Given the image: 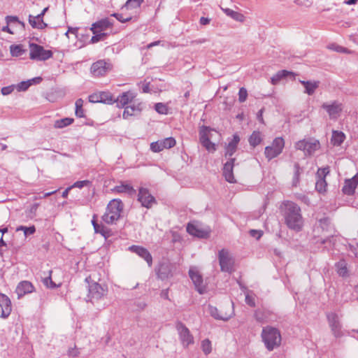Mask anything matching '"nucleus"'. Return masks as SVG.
I'll return each mask as SVG.
<instances>
[{
	"label": "nucleus",
	"mask_w": 358,
	"mask_h": 358,
	"mask_svg": "<svg viewBox=\"0 0 358 358\" xmlns=\"http://www.w3.org/2000/svg\"><path fill=\"white\" fill-rule=\"evenodd\" d=\"M83 100L78 99L76 101V115L77 117H83L84 116V111L83 110Z\"/></svg>",
	"instance_id": "c03bdc74"
},
{
	"label": "nucleus",
	"mask_w": 358,
	"mask_h": 358,
	"mask_svg": "<svg viewBox=\"0 0 358 358\" xmlns=\"http://www.w3.org/2000/svg\"><path fill=\"white\" fill-rule=\"evenodd\" d=\"M43 284L48 288H55L56 284L52 280L51 277L48 276L43 280Z\"/></svg>",
	"instance_id": "5fc2aeb1"
},
{
	"label": "nucleus",
	"mask_w": 358,
	"mask_h": 358,
	"mask_svg": "<svg viewBox=\"0 0 358 358\" xmlns=\"http://www.w3.org/2000/svg\"><path fill=\"white\" fill-rule=\"evenodd\" d=\"M262 134L259 131H255L249 138V143L251 146L255 147L262 142Z\"/></svg>",
	"instance_id": "4c0bfd02"
},
{
	"label": "nucleus",
	"mask_w": 358,
	"mask_h": 358,
	"mask_svg": "<svg viewBox=\"0 0 358 358\" xmlns=\"http://www.w3.org/2000/svg\"><path fill=\"white\" fill-rule=\"evenodd\" d=\"M327 183L324 178H317L315 189L320 193H324L326 192Z\"/></svg>",
	"instance_id": "79ce46f5"
},
{
	"label": "nucleus",
	"mask_w": 358,
	"mask_h": 358,
	"mask_svg": "<svg viewBox=\"0 0 358 358\" xmlns=\"http://www.w3.org/2000/svg\"><path fill=\"white\" fill-rule=\"evenodd\" d=\"M323 108L331 120H337L343 110V104L338 101L324 102L322 104Z\"/></svg>",
	"instance_id": "1a4fd4ad"
},
{
	"label": "nucleus",
	"mask_w": 358,
	"mask_h": 358,
	"mask_svg": "<svg viewBox=\"0 0 358 358\" xmlns=\"http://www.w3.org/2000/svg\"><path fill=\"white\" fill-rule=\"evenodd\" d=\"M114 15L120 22H127L131 19V17H123L122 14H115Z\"/></svg>",
	"instance_id": "774afa93"
},
{
	"label": "nucleus",
	"mask_w": 358,
	"mask_h": 358,
	"mask_svg": "<svg viewBox=\"0 0 358 358\" xmlns=\"http://www.w3.org/2000/svg\"><path fill=\"white\" fill-rule=\"evenodd\" d=\"M224 13L234 20L240 22L245 21V16L238 12L234 11L230 8H222Z\"/></svg>",
	"instance_id": "f704fd0d"
},
{
	"label": "nucleus",
	"mask_w": 358,
	"mask_h": 358,
	"mask_svg": "<svg viewBox=\"0 0 358 358\" xmlns=\"http://www.w3.org/2000/svg\"><path fill=\"white\" fill-rule=\"evenodd\" d=\"M143 104L141 102L134 101L131 105L124 108L122 117L124 119H128L131 116L137 115L143 110Z\"/></svg>",
	"instance_id": "a211bd4d"
},
{
	"label": "nucleus",
	"mask_w": 358,
	"mask_h": 358,
	"mask_svg": "<svg viewBox=\"0 0 358 358\" xmlns=\"http://www.w3.org/2000/svg\"><path fill=\"white\" fill-rule=\"evenodd\" d=\"M240 138L237 134L233 136V138L229 142L225 148V156L231 157L236 151Z\"/></svg>",
	"instance_id": "7c9ffc66"
},
{
	"label": "nucleus",
	"mask_w": 358,
	"mask_h": 358,
	"mask_svg": "<svg viewBox=\"0 0 358 358\" xmlns=\"http://www.w3.org/2000/svg\"><path fill=\"white\" fill-rule=\"evenodd\" d=\"M10 51L11 55L13 56V57L21 56L23 54V52H24V50H22V46L19 45H10Z\"/></svg>",
	"instance_id": "a18cd8bd"
},
{
	"label": "nucleus",
	"mask_w": 358,
	"mask_h": 358,
	"mask_svg": "<svg viewBox=\"0 0 358 358\" xmlns=\"http://www.w3.org/2000/svg\"><path fill=\"white\" fill-rule=\"evenodd\" d=\"M208 311L215 319L224 321L228 320L234 314V311L232 310L229 313H223L222 310H219L216 307L210 305L208 307Z\"/></svg>",
	"instance_id": "aec40b11"
},
{
	"label": "nucleus",
	"mask_w": 358,
	"mask_h": 358,
	"mask_svg": "<svg viewBox=\"0 0 358 358\" xmlns=\"http://www.w3.org/2000/svg\"><path fill=\"white\" fill-rule=\"evenodd\" d=\"M6 24H10L15 33L17 29H23L24 28V23L21 22L17 17L8 15L5 17Z\"/></svg>",
	"instance_id": "2f4dec72"
},
{
	"label": "nucleus",
	"mask_w": 358,
	"mask_h": 358,
	"mask_svg": "<svg viewBox=\"0 0 358 358\" xmlns=\"http://www.w3.org/2000/svg\"><path fill=\"white\" fill-rule=\"evenodd\" d=\"M89 101L112 104L115 102V98L109 92H98L89 96Z\"/></svg>",
	"instance_id": "ddd939ff"
},
{
	"label": "nucleus",
	"mask_w": 358,
	"mask_h": 358,
	"mask_svg": "<svg viewBox=\"0 0 358 358\" xmlns=\"http://www.w3.org/2000/svg\"><path fill=\"white\" fill-rule=\"evenodd\" d=\"M80 354L79 350L76 348H71L69 350V355L71 357H76Z\"/></svg>",
	"instance_id": "338daca9"
},
{
	"label": "nucleus",
	"mask_w": 358,
	"mask_h": 358,
	"mask_svg": "<svg viewBox=\"0 0 358 358\" xmlns=\"http://www.w3.org/2000/svg\"><path fill=\"white\" fill-rule=\"evenodd\" d=\"M329 173V168L319 169L317 172V178H324Z\"/></svg>",
	"instance_id": "6e6d98bb"
},
{
	"label": "nucleus",
	"mask_w": 358,
	"mask_h": 358,
	"mask_svg": "<svg viewBox=\"0 0 358 358\" xmlns=\"http://www.w3.org/2000/svg\"><path fill=\"white\" fill-rule=\"evenodd\" d=\"M73 122V118L65 117L55 121L54 127L57 129H62L71 124Z\"/></svg>",
	"instance_id": "58836bf2"
},
{
	"label": "nucleus",
	"mask_w": 358,
	"mask_h": 358,
	"mask_svg": "<svg viewBox=\"0 0 358 358\" xmlns=\"http://www.w3.org/2000/svg\"><path fill=\"white\" fill-rule=\"evenodd\" d=\"M22 231L25 237L32 235L36 231V228L34 225L30 227L20 226L16 229V231Z\"/></svg>",
	"instance_id": "a19ab883"
},
{
	"label": "nucleus",
	"mask_w": 358,
	"mask_h": 358,
	"mask_svg": "<svg viewBox=\"0 0 358 358\" xmlns=\"http://www.w3.org/2000/svg\"><path fill=\"white\" fill-rule=\"evenodd\" d=\"M129 250L144 259L148 263V266H151L152 263V258L147 249L141 246L132 245L129 248Z\"/></svg>",
	"instance_id": "4be33fe9"
},
{
	"label": "nucleus",
	"mask_w": 358,
	"mask_h": 358,
	"mask_svg": "<svg viewBox=\"0 0 358 358\" xmlns=\"http://www.w3.org/2000/svg\"><path fill=\"white\" fill-rule=\"evenodd\" d=\"M214 134L220 136L216 131L208 127H202L199 131L200 142L209 152H213L216 150L215 144L210 141Z\"/></svg>",
	"instance_id": "20e7f679"
},
{
	"label": "nucleus",
	"mask_w": 358,
	"mask_h": 358,
	"mask_svg": "<svg viewBox=\"0 0 358 358\" xmlns=\"http://www.w3.org/2000/svg\"><path fill=\"white\" fill-rule=\"evenodd\" d=\"M110 27V23L107 20H102L99 22H96L94 24H92L91 30L92 32H97L100 31L103 33L102 31H105L106 29H108Z\"/></svg>",
	"instance_id": "72a5a7b5"
},
{
	"label": "nucleus",
	"mask_w": 358,
	"mask_h": 358,
	"mask_svg": "<svg viewBox=\"0 0 358 358\" xmlns=\"http://www.w3.org/2000/svg\"><path fill=\"white\" fill-rule=\"evenodd\" d=\"M90 182L89 180H81L74 182L71 187L73 188H83L84 186L89 185Z\"/></svg>",
	"instance_id": "4d7b16f0"
},
{
	"label": "nucleus",
	"mask_w": 358,
	"mask_h": 358,
	"mask_svg": "<svg viewBox=\"0 0 358 358\" xmlns=\"http://www.w3.org/2000/svg\"><path fill=\"white\" fill-rule=\"evenodd\" d=\"M345 139V135L341 131H334L332 134L331 142L335 145H340Z\"/></svg>",
	"instance_id": "ea45409f"
},
{
	"label": "nucleus",
	"mask_w": 358,
	"mask_h": 358,
	"mask_svg": "<svg viewBox=\"0 0 358 358\" xmlns=\"http://www.w3.org/2000/svg\"><path fill=\"white\" fill-rule=\"evenodd\" d=\"M96 215L93 216L92 224L94 227L95 233L101 234L105 238H107L111 235V231L102 224H99L96 221Z\"/></svg>",
	"instance_id": "c756f323"
},
{
	"label": "nucleus",
	"mask_w": 358,
	"mask_h": 358,
	"mask_svg": "<svg viewBox=\"0 0 358 358\" xmlns=\"http://www.w3.org/2000/svg\"><path fill=\"white\" fill-rule=\"evenodd\" d=\"M299 82L304 87V93L308 95H313L320 85L318 80H299Z\"/></svg>",
	"instance_id": "cd10ccee"
},
{
	"label": "nucleus",
	"mask_w": 358,
	"mask_h": 358,
	"mask_svg": "<svg viewBox=\"0 0 358 358\" xmlns=\"http://www.w3.org/2000/svg\"><path fill=\"white\" fill-rule=\"evenodd\" d=\"M218 258L222 271L231 273L234 260L230 252L226 249H222L219 252Z\"/></svg>",
	"instance_id": "9d476101"
},
{
	"label": "nucleus",
	"mask_w": 358,
	"mask_h": 358,
	"mask_svg": "<svg viewBox=\"0 0 358 358\" xmlns=\"http://www.w3.org/2000/svg\"><path fill=\"white\" fill-rule=\"evenodd\" d=\"M297 150H301L305 155H311L320 148V141L315 138H308L299 141L295 144Z\"/></svg>",
	"instance_id": "423d86ee"
},
{
	"label": "nucleus",
	"mask_w": 358,
	"mask_h": 358,
	"mask_svg": "<svg viewBox=\"0 0 358 358\" xmlns=\"http://www.w3.org/2000/svg\"><path fill=\"white\" fill-rule=\"evenodd\" d=\"M38 204L34 203L30 206V208L28 210L29 214L31 215H35L36 213L38 210Z\"/></svg>",
	"instance_id": "0e129e2a"
},
{
	"label": "nucleus",
	"mask_w": 358,
	"mask_h": 358,
	"mask_svg": "<svg viewBox=\"0 0 358 358\" xmlns=\"http://www.w3.org/2000/svg\"><path fill=\"white\" fill-rule=\"evenodd\" d=\"M285 147V141L281 137L275 138L271 145L266 146L264 150V155L266 158L268 160H271L279 155H280L282 152V150Z\"/></svg>",
	"instance_id": "0eeeda50"
},
{
	"label": "nucleus",
	"mask_w": 358,
	"mask_h": 358,
	"mask_svg": "<svg viewBox=\"0 0 358 358\" xmlns=\"http://www.w3.org/2000/svg\"><path fill=\"white\" fill-rule=\"evenodd\" d=\"M124 205L120 199H113L107 206L106 210L102 216L104 222L109 224L115 223L120 217Z\"/></svg>",
	"instance_id": "f03ea898"
},
{
	"label": "nucleus",
	"mask_w": 358,
	"mask_h": 358,
	"mask_svg": "<svg viewBox=\"0 0 358 358\" xmlns=\"http://www.w3.org/2000/svg\"><path fill=\"white\" fill-rule=\"evenodd\" d=\"M357 185V176H355L350 179L345 180L344 186L343 187V193L348 195L352 194Z\"/></svg>",
	"instance_id": "a878e982"
},
{
	"label": "nucleus",
	"mask_w": 358,
	"mask_h": 358,
	"mask_svg": "<svg viewBox=\"0 0 358 358\" xmlns=\"http://www.w3.org/2000/svg\"><path fill=\"white\" fill-rule=\"evenodd\" d=\"M143 0H127L124 7L127 9L138 8L141 6Z\"/></svg>",
	"instance_id": "de8ad7c7"
},
{
	"label": "nucleus",
	"mask_w": 358,
	"mask_h": 358,
	"mask_svg": "<svg viewBox=\"0 0 358 358\" xmlns=\"http://www.w3.org/2000/svg\"><path fill=\"white\" fill-rule=\"evenodd\" d=\"M93 34H94V36L92 37L90 41L92 43H96L100 41L103 40L106 36V34L101 33L100 31L93 32Z\"/></svg>",
	"instance_id": "09e8293b"
},
{
	"label": "nucleus",
	"mask_w": 358,
	"mask_h": 358,
	"mask_svg": "<svg viewBox=\"0 0 358 358\" xmlns=\"http://www.w3.org/2000/svg\"><path fill=\"white\" fill-rule=\"evenodd\" d=\"M48 10V7L45 8L40 14L34 17V19L38 20V24H36L35 20H32V15H29V22L32 27L43 29L47 27V24L43 20V17Z\"/></svg>",
	"instance_id": "393cba45"
},
{
	"label": "nucleus",
	"mask_w": 358,
	"mask_h": 358,
	"mask_svg": "<svg viewBox=\"0 0 358 358\" xmlns=\"http://www.w3.org/2000/svg\"><path fill=\"white\" fill-rule=\"evenodd\" d=\"M283 206L284 218L287 227L296 231H301L303 226V220L300 207L292 201H286Z\"/></svg>",
	"instance_id": "f257e3e1"
},
{
	"label": "nucleus",
	"mask_w": 358,
	"mask_h": 358,
	"mask_svg": "<svg viewBox=\"0 0 358 358\" xmlns=\"http://www.w3.org/2000/svg\"><path fill=\"white\" fill-rule=\"evenodd\" d=\"M112 191L117 193H127L129 194H134L136 192V190L131 185L125 182H121L120 185H116Z\"/></svg>",
	"instance_id": "473e14b6"
},
{
	"label": "nucleus",
	"mask_w": 358,
	"mask_h": 358,
	"mask_svg": "<svg viewBox=\"0 0 358 358\" xmlns=\"http://www.w3.org/2000/svg\"><path fill=\"white\" fill-rule=\"evenodd\" d=\"M30 59L38 61H45L52 57L51 50H45L43 46L38 44L31 43L29 45Z\"/></svg>",
	"instance_id": "6e6552de"
},
{
	"label": "nucleus",
	"mask_w": 358,
	"mask_h": 358,
	"mask_svg": "<svg viewBox=\"0 0 358 358\" xmlns=\"http://www.w3.org/2000/svg\"><path fill=\"white\" fill-rule=\"evenodd\" d=\"M189 277L193 281L196 290L199 294H204L206 291V286L203 284V279L201 274L194 268L189 269Z\"/></svg>",
	"instance_id": "2eb2a0df"
},
{
	"label": "nucleus",
	"mask_w": 358,
	"mask_h": 358,
	"mask_svg": "<svg viewBox=\"0 0 358 358\" xmlns=\"http://www.w3.org/2000/svg\"><path fill=\"white\" fill-rule=\"evenodd\" d=\"M155 110L157 113L160 114H166L168 111V108L165 104L162 103H158L155 105Z\"/></svg>",
	"instance_id": "3c124183"
},
{
	"label": "nucleus",
	"mask_w": 358,
	"mask_h": 358,
	"mask_svg": "<svg viewBox=\"0 0 358 358\" xmlns=\"http://www.w3.org/2000/svg\"><path fill=\"white\" fill-rule=\"evenodd\" d=\"M269 312L264 309H258L255 313V319L259 322H266L269 319Z\"/></svg>",
	"instance_id": "c9c22d12"
},
{
	"label": "nucleus",
	"mask_w": 358,
	"mask_h": 358,
	"mask_svg": "<svg viewBox=\"0 0 358 358\" xmlns=\"http://www.w3.org/2000/svg\"><path fill=\"white\" fill-rule=\"evenodd\" d=\"M138 201L141 203L142 206L147 208H150L154 204L156 203L155 198L145 187L139 188Z\"/></svg>",
	"instance_id": "9b49d317"
},
{
	"label": "nucleus",
	"mask_w": 358,
	"mask_h": 358,
	"mask_svg": "<svg viewBox=\"0 0 358 358\" xmlns=\"http://www.w3.org/2000/svg\"><path fill=\"white\" fill-rule=\"evenodd\" d=\"M327 319L334 336L336 338L341 337L343 336V333L341 331V324L338 315L335 313H331L327 315Z\"/></svg>",
	"instance_id": "4468645a"
},
{
	"label": "nucleus",
	"mask_w": 358,
	"mask_h": 358,
	"mask_svg": "<svg viewBox=\"0 0 358 358\" xmlns=\"http://www.w3.org/2000/svg\"><path fill=\"white\" fill-rule=\"evenodd\" d=\"M348 249L355 257H358V245L349 244Z\"/></svg>",
	"instance_id": "680f3d73"
},
{
	"label": "nucleus",
	"mask_w": 358,
	"mask_h": 358,
	"mask_svg": "<svg viewBox=\"0 0 358 358\" xmlns=\"http://www.w3.org/2000/svg\"><path fill=\"white\" fill-rule=\"evenodd\" d=\"M292 74V72H289L288 71H286V70H282V71H278L276 75L278 76V78L281 80L282 78H285L287 77L288 75H291Z\"/></svg>",
	"instance_id": "e2e57ef3"
},
{
	"label": "nucleus",
	"mask_w": 358,
	"mask_h": 358,
	"mask_svg": "<svg viewBox=\"0 0 358 358\" xmlns=\"http://www.w3.org/2000/svg\"><path fill=\"white\" fill-rule=\"evenodd\" d=\"M42 81V78L41 77H36L32 79L22 81L15 85V89L17 92H24L28 90V88L34 84H38Z\"/></svg>",
	"instance_id": "c85d7f7f"
},
{
	"label": "nucleus",
	"mask_w": 358,
	"mask_h": 358,
	"mask_svg": "<svg viewBox=\"0 0 358 358\" xmlns=\"http://www.w3.org/2000/svg\"><path fill=\"white\" fill-rule=\"evenodd\" d=\"M1 31H3V32H8V33H9L10 34H15V30H13V29L11 28L10 25L8 24H6V26H3L1 28Z\"/></svg>",
	"instance_id": "69168bd1"
},
{
	"label": "nucleus",
	"mask_w": 358,
	"mask_h": 358,
	"mask_svg": "<svg viewBox=\"0 0 358 358\" xmlns=\"http://www.w3.org/2000/svg\"><path fill=\"white\" fill-rule=\"evenodd\" d=\"M110 69V66L103 60H99L94 62L91 66V73L94 76L99 77L106 74Z\"/></svg>",
	"instance_id": "f3484780"
},
{
	"label": "nucleus",
	"mask_w": 358,
	"mask_h": 358,
	"mask_svg": "<svg viewBox=\"0 0 358 358\" xmlns=\"http://www.w3.org/2000/svg\"><path fill=\"white\" fill-rule=\"evenodd\" d=\"M201 349L205 355H208L211 352V343L208 339H204L203 341H202Z\"/></svg>",
	"instance_id": "49530a36"
},
{
	"label": "nucleus",
	"mask_w": 358,
	"mask_h": 358,
	"mask_svg": "<svg viewBox=\"0 0 358 358\" xmlns=\"http://www.w3.org/2000/svg\"><path fill=\"white\" fill-rule=\"evenodd\" d=\"M336 271L338 274L342 277H346L348 274V270L347 268V263L344 260L339 261L336 264Z\"/></svg>",
	"instance_id": "e433bc0d"
},
{
	"label": "nucleus",
	"mask_w": 358,
	"mask_h": 358,
	"mask_svg": "<svg viewBox=\"0 0 358 358\" xmlns=\"http://www.w3.org/2000/svg\"><path fill=\"white\" fill-rule=\"evenodd\" d=\"M187 231L192 236L199 238H207L210 234V229L202 228L196 224L189 223L187 227Z\"/></svg>",
	"instance_id": "dca6fc26"
},
{
	"label": "nucleus",
	"mask_w": 358,
	"mask_h": 358,
	"mask_svg": "<svg viewBox=\"0 0 358 358\" xmlns=\"http://www.w3.org/2000/svg\"><path fill=\"white\" fill-rule=\"evenodd\" d=\"M34 290V285L29 281L20 282L15 289V292L17 294L18 298H21L25 294H30Z\"/></svg>",
	"instance_id": "412c9836"
},
{
	"label": "nucleus",
	"mask_w": 358,
	"mask_h": 358,
	"mask_svg": "<svg viewBox=\"0 0 358 358\" xmlns=\"http://www.w3.org/2000/svg\"><path fill=\"white\" fill-rule=\"evenodd\" d=\"M262 338L266 348L268 351L273 350L275 348L280 346L281 343V336L279 331L270 326L263 328Z\"/></svg>",
	"instance_id": "7ed1b4c3"
},
{
	"label": "nucleus",
	"mask_w": 358,
	"mask_h": 358,
	"mask_svg": "<svg viewBox=\"0 0 358 358\" xmlns=\"http://www.w3.org/2000/svg\"><path fill=\"white\" fill-rule=\"evenodd\" d=\"M248 96L247 90L244 87H241L238 92V100L240 102H244Z\"/></svg>",
	"instance_id": "864d4df0"
},
{
	"label": "nucleus",
	"mask_w": 358,
	"mask_h": 358,
	"mask_svg": "<svg viewBox=\"0 0 358 358\" xmlns=\"http://www.w3.org/2000/svg\"><path fill=\"white\" fill-rule=\"evenodd\" d=\"M15 89V85H11L9 86L2 87L1 92L3 96H7L8 94H10L14 91Z\"/></svg>",
	"instance_id": "603ef678"
},
{
	"label": "nucleus",
	"mask_w": 358,
	"mask_h": 358,
	"mask_svg": "<svg viewBox=\"0 0 358 358\" xmlns=\"http://www.w3.org/2000/svg\"><path fill=\"white\" fill-rule=\"evenodd\" d=\"M150 149L154 152H159L163 150L164 149L161 143V140L152 143L150 144Z\"/></svg>",
	"instance_id": "8fccbe9b"
},
{
	"label": "nucleus",
	"mask_w": 358,
	"mask_h": 358,
	"mask_svg": "<svg viewBox=\"0 0 358 358\" xmlns=\"http://www.w3.org/2000/svg\"><path fill=\"white\" fill-rule=\"evenodd\" d=\"M245 302L250 306H255V298L250 295L249 293H247L245 295Z\"/></svg>",
	"instance_id": "bf43d9fd"
},
{
	"label": "nucleus",
	"mask_w": 358,
	"mask_h": 358,
	"mask_svg": "<svg viewBox=\"0 0 358 358\" xmlns=\"http://www.w3.org/2000/svg\"><path fill=\"white\" fill-rule=\"evenodd\" d=\"M108 294V287L98 282H92L89 285L88 298L92 303H95L103 299Z\"/></svg>",
	"instance_id": "39448f33"
},
{
	"label": "nucleus",
	"mask_w": 358,
	"mask_h": 358,
	"mask_svg": "<svg viewBox=\"0 0 358 358\" xmlns=\"http://www.w3.org/2000/svg\"><path fill=\"white\" fill-rule=\"evenodd\" d=\"M172 265L169 262H163L159 264L157 269V275L159 278L164 280L171 275Z\"/></svg>",
	"instance_id": "bb28decb"
},
{
	"label": "nucleus",
	"mask_w": 358,
	"mask_h": 358,
	"mask_svg": "<svg viewBox=\"0 0 358 358\" xmlns=\"http://www.w3.org/2000/svg\"><path fill=\"white\" fill-rule=\"evenodd\" d=\"M0 307L1 308V317L7 318L12 310L11 301L4 294L0 293Z\"/></svg>",
	"instance_id": "6ab92c4d"
},
{
	"label": "nucleus",
	"mask_w": 358,
	"mask_h": 358,
	"mask_svg": "<svg viewBox=\"0 0 358 358\" xmlns=\"http://www.w3.org/2000/svg\"><path fill=\"white\" fill-rule=\"evenodd\" d=\"M176 329L179 334L180 340L184 347H188L189 345L194 343V337L185 324L178 322L176 325Z\"/></svg>",
	"instance_id": "f8f14e48"
},
{
	"label": "nucleus",
	"mask_w": 358,
	"mask_h": 358,
	"mask_svg": "<svg viewBox=\"0 0 358 358\" xmlns=\"http://www.w3.org/2000/svg\"><path fill=\"white\" fill-rule=\"evenodd\" d=\"M135 97L136 94L134 92L128 91L118 96L117 99H115V102H117L119 107H124L127 104L132 103Z\"/></svg>",
	"instance_id": "5701e85b"
},
{
	"label": "nucleus",
	"mask_w": 358,
	"mask_h": 358,
	"mask_svg": "<svg viewBox=\"0 0 358 358\" xmlns=\"http://www.w3.org/2000/svg\"><path fill=\"white\" fill-rule=\"evenodd\" d=\"M235 159H231L224 165L223 175L229 182H235L236 180L233 174L234 162Z\"/></svg>",
	"instance_id": "b1692460"
},
{
	"label": "nucleus",
	"mask_w": 358,
	"mask_h": 358,
	"mask_svg": "<svg viewBox=\"0 0 358 358\" xmlns=\"http://www.w3.org/2000/svg\"><path fill=\"white\" fill-rule=\"evenodd\" d=\"M329 48L338 52H349V51L346 48L339 46L338 45L333 44Z\"/></svg>",
	"instance_id": "13d9d810"
},
{
	"label": "nucleus",
	"mask_w": 358,
	"mask_h": 358,
	"mask_svg": "<svg viewBox=\"0 0 358 358\" xmlns=\"http://www.w3.org/2000/svg\"><path fill=\"white\" fill-rule=\"evenodd\" d=\"M250 234L251 236L258 240L261 238L263 234L262 231L260 230L251 229L250 231Z\"/></svg>",
	"instance_id": "052dcab7"
},
{
	"label": "nucleus",
	"mask_w": 358,
	"mask_h": 358,
	"mask_svg": "<svg viewBox=\"0 0 358 358\" xmlns=\"http://www.w3.org/2000/svg\"><path fill=\"white\" fill-rule=\"evenodd\" d=\"M161 143L163 149H169L171 148H173L176 145V141L175 138H173V137H168L161 140Z\"/></svg>",
	"instance_id": "37998d69"
}]
</instances>
